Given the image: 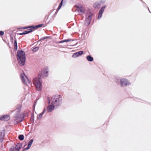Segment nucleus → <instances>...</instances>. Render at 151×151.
<instances>
[{
	"label": "nucleus",
	"instance_id": "29",
	"mask_svg": "<svg viewBox=\"0 0 151 151\" xmlns=\"http://www.w3.org/2000/svg\"><path fill=\"white\" fill-rule=\"evenodd\" d=\"M77 52L79 56L81 55L83 53V52L82 51H79Z\"/></svg>",
	"mask_w": 151,
	"mask_h": 151
},
{
	"label": "nucleus",
	"instance_id": "15",
	"mask_svg": "<svg viewBox=\"0 0 151 151\" xmlns=\"http://www.w3.org/2000/svg\"><path fill=\"white\" fill-rule=\"evenodd\" d=\"M33 31L32 30V29L30 28L29 29L28 31L26 30L24 31L23 32L20 33L19 34V35H25L30 32H31Z\"/></svg>",
	"mask_w": 151,
	"mask_h": 151
},
{
	"label": "nucleus",
	"instance_id": "35",
	"mask_svg": "<svg viewBox=\"0 0 151 151\" xmlns=\"http://www.w3.org/2000/svg\"><path fill=\"white\" fill-rule=\"evenodd\" d=\"M17 46H14V49H15V50H17Z\"/></svg>",
	"mask_w": 151,
	"mask_h": 151
},
{
	"label": "nucleus",
	"instance_id": "17",
	"mask_svg": "<svg viewBox=\"0 0 151 151\" xmlns=\"http://www.w3.org/2000/svg\"><path fill=\"white\" fill-rule=\"evenodd\" d=\"M45 110L44 109L42 112L39 114V116H37V118L38 119H41L42 116L43 114L45 113Z\"/></svg>",
	"mask_w": 151,
	"mask_h": 151
},
{
	"label": "nucleus",
	"instance_id": "34",
	"mask_svg": "<svg viewBox=\"0 0 151 151\" xmlns=\"http://www.w3.org/2000/svg\"><path fill=\"white\" fill-rule=\"evenodd\" d=\"M4 32L2 31H0V35L3 36L4 34Z\"/></svg>",
	"mask_w": 151,
	"mask_h": 151
},
{
	"label": "nucleus",
	"instance_id": "18",
	"mask_svg": "<svg viewBox=\"0 0 151 151\" xmlns=\"http://www.w3.org/2000/svg\"><path fill=\"white\" fill-rule=\"evenodd\" d=\"M22 146L21 144H18L15 147L16 150L17 151H19Z\"/></svg>",
	"mask_w": 151,
	"mask_h": 151
},
{
	"label": "nucleus",
	"instance_id": "7",
	"mask_svg": "<svg viewBox=\"0 0 151 151\" xmlns=\"http://www.w3.org/2000/svg\"><path fill=\"white\" fill-rule=\"evenodd\" d=\"M93 14L90 12L87 13L86 14V24L88 25L91 21Z\"/></svg>",
	"mask_w": 151,
	"mask_h": 151
},
{
	"label": "nucleus",
	"instance_id": "13",
	"mask_svg": "<svg viewBox=\"0 0 151 151\" xmlns=\"http://www.w3.org/2000/svg\"><path fill=\"white\" fill-rule=\"evenodd\" d=\"M33 139H32L29 142L28 144V146L27 147L25 148V150H28L30 148L33 142Z\"/></svg>",
	"mask_w": 151,
	"mask_h": 151
},
{
	"label": "nucleus",
	"instance_id": "22",
	"mask_svg": "<svg viewBox=\"0 0 151 151\" xmlns=\"http://www.w3.org/2000/svg\"><path fill=\"white\" fill-rule=\"evenodd\" d=\"M21 107H22V105L21 104H19V105H18V106H17V109L16 110V111H18V110H19L20 111V110H21Z\"/></svg>",
	"mask_w": 151,
	"mask_h": 151
},
{
	"label": "nucleus",
	"instance_id": "1",
	"mask_svg": "<svg viewBox=\"0 0 151 151\" xmlns=\"http://www.w3.org/2000/svg\"><path fill=\"white\" fill-rule=\"evenodd\" d=\"M62 98L59 95L53 96L50 100L49 102V104L50 103L56 106H60L62 103Z\"/></svg>",
	"mask_w": 151,
	"mask_h": 151
},
{
	"label": "nucleus",
	"instance_id": "36",
	"mask_svg": "<svg viewBox=\"0 0 151 151\" xmlns=\"http://www.w3.org/2000/svg\"><path fill=\"white\" fill-rule=\"evenodd\" d=\"M11 40H12V42H13V37H11Z\"/></svg>",
	"mask_w": 151,
	"mask_h": 151
},
{
	"label": "nucleus",
	"instance_id": "10",
	"mask_svg": "<svg viewBox=\"0 0 151 151\" xmlns=\"http://www.w3.org/2000/svg\"><path fill=\"white\" fill-rule=\"evenodd\" d=\"M10 119L9 116L8 115H4L0 116V120L7 121Z\"/></svg>",
	"mask_w": 151,
	"mask_h": 151
},
{
	"label": "nucleus",
	"instance_id": "5",
	"mask_svg": "<svg viewBox=\"0 0 151 151\" xmlns=\"http://www.w3.org/2000/svg\"><path fill=\"white\" fill-rule=\"evenodd\" d=\"M20 78L23 83L27 86H29L30 84V80L24 73H23L22 74H21Z\"/></svg>",
	"mask_w": 151,
	"mask_h": 151
},
{
	"label": "nucleus",
	"instance_id": "31",
	"mask_svg": "<svg viewBox=\"0 0 151 151\" xmlns=\"http://www.w3.org/2000/svg\"><path fill=\"white\" fill-rule=\"evenodd\" d=\"M30 120L32 122H34V116H32V117L30 119Z\"/></svg>",
	"mask_w": 151,
	"mask_h": 151
},
{
	"label": "nucleus",
	"instance_id": "6",
	"mask_svg": "<svg viewBox=\"0 0 151 151\" xmlns=\"http://www.w3.org/2000/svg\"><path fill=\"white\" fill-rule=\"evenodd\" d=\"M120 83L122 87H124L130 85L129 81L125 78H122L120 80Z\"/></svg>",
	"mask_w": 151,
	"mask_h": 151
},
{
	"label": "nucleus",
	"instance_id": "27",
	"mask_svg": "<svg viewBox=\"0 0 151 151\" xmlns=\"http://www.w3.org/2000/svg\"><path fill=\"white\" fill-rule=\"evenodd\" d=\"M99 2L100 4H103L105 2V0H99L98 1Z\"/></svg>",
	"mask_w": 151,
	"mask_h": 151
},
{
	"label": "nucleus",
	"instance_id": "4",
	"mask_svg": "<svg viewBox=\"0 0 151 151\" xmlns=\"http://www.w3.org/2000/svg\"><path fill=\"white\" fill-rule=\"evenodd\" d=\"M33 82L36 90L38 91H40L42 88V83L40 75H38V77L34 78Z\"/></svg>",
	"mask_w": 151,
	"mask_h": 151
},
{
	"label": "nucleus",
	"instance_id": "14",
	"mask_svg": "<svg viewBox=\"0 0 151 151\" xmlns=\"http://www.w3.org/2000/svg\"><path fill=\"white\" fill-rule=\"evenodd\" d=\"M100 4L98 1L96 2L94 4L93 6L95 9H98L100 7Z\"/></svg>",
	"mask_w": 151,
	"mask_h": 151
},
{
	"label": "nucleus",
	"instance_id": "37",
	"mask_svg": "<svg viewBox=\"0 0 151 151\" xmlns=\"http://www.w3.org/2000/svg\"><path fill=\"white\" fill-rule=\"evenodd\" d=\"M148 10H149V11L150 12V10H149V9L148 8Z\"/></svg>",
	"mask_w": 151,
	"mask_h": 151
},
{
	"label": "nucleus",
	"instance_id": "20",
	"mask_svg": "<svg viewBox=\"0 0 151 151\" xmlns=\"http://www.w3.org/2000/svg\"><path fill=\"white\" fill-rule=\"evenodd\" d=\"M86 59L89 62H91L93 60V58L91 55H88L86 57Z\"/></svg>",
	"mask_w": 151,
	"mask_h": 151
},
{
	"label": "nucleus",
	"instance_id": "33",
	"mask_svg": "<svg viewBox=\"0 0 151 151\" xmlns=\"http://www.w3.org/2000/svg\"><path fill=\"white\" fill-rule=\"evenodd\" d=\"M17 42L16 40H15L14 42V46H17Z\"/></svg>",
	"mask_w": 151,
	"mask_h": 151
},
{
	"label": "nucleus",
	"instance_id": "26",
	"mask_svg": "<svg viewBox=\"0 0 151 151\" xmlns=\"http://www.w3.org/2000/svg\"><path fill=\"white\" fill-rule=\"evenodd\" d=\"M63 1V0H62L61 1V3H60V4L59 6H58V10H59L60 9V8H61V6H62V5Z\"/></svg>",
	"mask_w": 151,
	"mask_h": 151
},
{
	"label": "nucleus",
	"instance_id": "11",
	"mask_svg": "<svg viewBox=\"0 0 151 151\" xmlns=\"http://www.w3.org/2000/svg\"><path fill=\"white\" fill-rule=\"evenodd\" d=\"M106 6H102L101 9L99 11V13L98 16V19H99L102 16V14L104 12V9H105Z\"/></svg>",
	"mask_w": 151,
	"mask_h": 151
},
{
	"label": "nucleus",
	"instance_id": "24",
	"mask_svg": "<svg viewBox=\"0 0 151 151\" xmlns=\"http://www.w3.org/2000/svg\"><path fill=\"white\" fill-rule=\"evenodd\" d=\"M79 54H78V52H77L75 53H74L73 55V57L76 58L77 57L79 56Z\"/></svg>",
	"mask_w": 151,
	"mask_h": 151
},
{
	"label": "nucleus",
	"instance_id": "8",
	"mask_svg": "<svg viewBox=\"0 0 151 151\" xmlns=\"http://www.w3.org/2000/svg\"><path fill=\"white\" fill-rule=\"evenodd\" d=\"M47 68H45L42 70L41 73L39 74L40 75L41 78H44L48 76Z\"/></svg>",
	"mask_w": 151,
	"mask_h": 151
},
{
	"label": "nucleus",
	"instance_id": "3",
	"mask_svg": "<svg viewBox=\"0 0 151 151\" xmlns=\"http://www.w3.org/2000/svg\"><path fill=\"white\" fill-rule=\"evenodd\" d=\"M24 114L23 113H20L19 110L17 111L13 117L14 122L17 124L22 121L24 118Z\"/></svg>",
	"mask_w": 151,
	"mask_h": 151
},
{
	"label": "nucleus",
	"instance_id": "2",
	"mask_svg": "<svg viewBox=\"0 0 151 151\" xmlns=\"http://www.w3.org/2000/svg\"><path fill=\"white\" fill-rule=\"evenodd\" d=\"M17 58L19 65H23L26 60L24 52L22 50H18L17 53Z\"/></svg>",
	"mask_w": 151,
	"mask_h": 151
},
{
	"label": "nucleus",
	"instance_id": "30",
	"mask_svg": "<svg viewBox=\"0 0 151 151\" xmlns=\"http://www.w3.org/2000/svg\"><path fill=\"white\" fill-rule=\"evenodd\" d=\"M48 38V37H44V38H41V39L39 40L38 41V42H39V41H41V40H44L45 39H47Z\"/></svg>",
	"mask_w": 151,
	"mask_h": 151
},
{
	"label": "nucleus",
	"instance_id": "28",
	"mask_svg": "<svg viewBox=\"0 0 151 151\" xmlns=\"http://www.w3.org/2000/svg\"><path fill=\"white\" fill-rule=\"evenodd\" d=\"M10 151H17L16 150V149L14 148V147L11 148L10 150Z\"/></svg>",
	"mask_w": 151,
	"mask_h": 151
},
{
	"label": "nucleus",
	"instance_id": "25",
	"mask_svg": "<svg viewBox=\"0 0 151 151\" xmlns=\"http://www.w3.org/2000/svg\"><path fill=\"white\" fill-rule=\"evenodd\" d=\"M39 47H36L32 49V51L33 52H36L39 50Z\"/></svg>",
	"mask_w": 151,
	"mask_h": 151
},
{
	"label": "nucleus",
	"instance_id": "16",
	"mask_svg": "<svg viewBox=\"0 0 151 151\" xmlns=\"http://www.w3.org/2000/svg\"><path fill=\"white\" fill-rule=\"evenodd\" d=\"M42 25V24H39L35 26H32L30 27L31 29H32V30L35 29H37L39 27H41Z\"/></svg>",
	"mask_w": 151,
	"mask_h": 151
},
{
	"label": "nucleus",
	"instance_id": "12",
	"mask_svg": "<svg viewBox=\"0 0 151 151\" xmlns=\"http://www.w3.org/2000/svg\"><path fill=\"white\" fill-rule=\"evenodd\" d=\"M55 106H54V105L52 104L48 106L47 107V112H51L54 109Z\"/></svg>",
	"mask_w": 151,
	"mask_h": 151
},
{
	"label": "nucleus",
	"instance_id": "19",
	"mask_svg": "<svg viewBox=\"0 0 151 151\" xmlns=\"http://www.w3.org/2000/svg\"><path fill=\"white\" fill-rule=\"evenodd\" d=\"M4 136V130L2 132H0V140L1 141H2L3 138Z\"/></svg>",
	"mask_w": 151,
	"mask_h": 151
},
{
	"label": "nucleus",
	"instance_id": "32",
	"mask_svg": "<svg viewBox=\"0 0 151 151\" xmlns=\"http://www.w3.org/2000/svg\"><path fill=\"white\" fill-rule=\"evenodd\" d=\"M31 28L30 27H24L22 28L21 29H28V28Z\"/></svg>",
	"mask_w": 151,
	"mask_h": 151
},
{
	"label": "nucleus",
	"instance_id": "9",
	"mask_svg": "<svg viewBox=\"0 0 151 151\" xmlns=\"http://www.w3.org/2000/svg\"><path fill=\"white\" fill-rule=\"evenodd\" d=\"M77 10L80 15L82 14H84L85 13V9L82 6L80 5L78 7Z\"/></svg>",
	"mask_w": 151,
	"mask_h": 151
},
{
	"label": "nucleus",
	"instance_id": "23",
	"mask_svg": "<svg viewBox=\"0 0 151 151\" xmlns=\"http://www.w3.org/2000/svg\"><path fill=\"white\" fill-rule=\"evenodd\" d=\"M18 138L20 140H23L24 139V137L23 135L21 134L19 135Z\"/></svg>",
	"mask_w": 151,
	"mask_h": 151
},
{
	"label": "nucleus",
	"instance_id": "21",
	"mask_svg": "<svg viewBox=\"0 0 151 151\" xmlns=\"http://www.w3.org/2000/svg\"><path fill=\"white\" fill-rule=\"evenodd\" d=\"M72 40L71 39H67V40H64L60 41L59 42V43H63V42H68L71 41Z\"/></svg>",
	"mask_w": 151,
	"mask_h": 151
}]
</instances>
